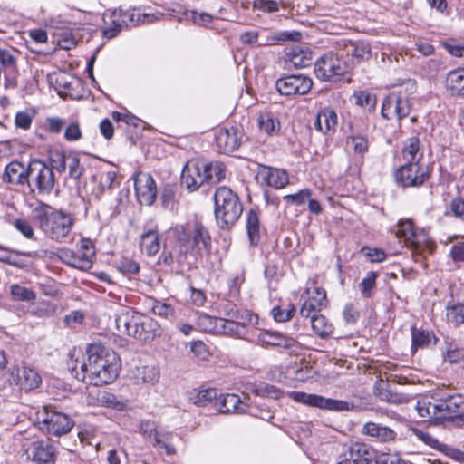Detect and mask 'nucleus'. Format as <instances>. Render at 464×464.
I'll list each match as a JSON object with an SVG mask.
<instances>
[{"instance_id": "obj_50", "label": "nucleus", "mask_w": 464, "mask_h": 464, "mask_svg": "<svg viewBox=\"0 0 464 464\" xmlns=\"http://www.w3.org/2000/svg\"><path fill=\"white\" fill-rule=\"evenodd\" d=\"M346 148L349 151L363 154L368 150L369 141L365 137L361 135L350 136L346 140Z\"/></svg>"}, {"instance_id": "obj_46", "label": "nucleus", "mask_w": 464, "mask_h": 464, "mask_svg": "<svg viewBox=\"0 0 464 464\" xmlns=\"http://www.w3.org/2000/svg\"><path fill=\"white\" fill-rule=\"evenodd\" d=\"M258 125L260 130L268 135L277 132L280 129L279 121L269 111L259 113Z\"/></svg>"}, {"instance_id": "obj_18", "label": "nucleus", "mask_w": 464, "mask_h": 464, "mask_svg": "<svg viewBox=\"0 0 464 464\" xmlns=\"http://www.w3.org/2000/svg\"><path fill=\"white\" fill-rule=\"evenodd\" d=\"M395 235L398 238L403 239L404 244L411 247L414 253L423 250L419 239L420 236L416 233L411 219L400 220Z\"/></svg>"}, {"instance_id": "obj_26", "label": "nucleus", "mask_w": 464, "mask_h": 464, "mask_svg": "<svg viewBox=\"0 0 464 464\" xmlns=\"http://www.w3.org/2000/svg\"><path fill=\"white\" fill-rule=\"evenodd\" d=\"M301 38V34L296 31L280 32L273 34H266L265 30L259 32L258 46H272L285 42H296Z\"/></svg>"}, {"instance_id": "obj_17", "label": "nucleus", "mask_w": 464, "mask_h": 464, "mask_svg": "<svg viewBox=\"0 0 464 464\" xmlns=\"http://www.w3.org/2000/svg\"><path fill=\"white\" fill-rule=\"evenodd\" d=\"M242 133L237 128H220L216 132L217 145L226 153L233 152L241 144Z\"/></svg>"}, {"instance_id": "obj_13", "label": "nucleus", "mask_w": 464, "mask_h": 464, "mask_svg": "<svg viewBox=\"0 0 464 464\" xmlns=\"http://www.w3.org/2000/svg\"><path fill=\"white\" fill-rule=\"evenodd\" d=\"M410 111L408 100L399 93H391L382 102V115L385 119L401 121L409 115Z\"/></svg>"}, {"instance_id": "obj_16", "label": "nucleus", "mask_w": 464, "mask_h": 464, "mask_svg": "<svg viewBox=\"0 0 464 464\" xmlns=\"http://www.w3.org/2000/svg\"><path fill=\"white\" fill-rule=\"evenodd\" d=\"M308 298L300 308V315L309 318L327 306L326 292L324 288L314 286L307 289Z\"/></svg>"}, {"instance_id": "obj_64", "label": "nucleus", "mask_w": 464, "mask_h": 464, "mask_svg": "<svg viewBox=\"0 0 464 464\" xmlns=\"http://www.w3.org/2000/svg\"><path fill=\"white\" fill-rule=\"evenodd\" d=\"M311 197V191L309 189H302L295 194H289L285 195L284 197V199L287 202L295 204V205H302L306 200H308Z\"/></svg>"}, {"instance_id": "obj_25", "label": "nucleus", "mask_w": 464, "mask_h": 464, "mask_svg": "<svg viewBox=\"0 0 464 464\" xmlns=\"http://www.w3.org/2000/svg\"><path fill=\"white\" fill-rule=\"evenodd\" d=\"M343 52L351 58L353 63L367 61L372 56L371 45L364 41L349 42L344 44Z\"/></svg>"}, {"instance_id": "obj_35", "label": "nucleus", "mask_w": 464, "mask_h": 464, "mask_svg": "<svg viewBox=\"0 0 464 464\" xmlns=\"http://www.w3.org/2000/svg\"><path fill=\"white\" fill-rule=\"evenodd\" d=\"M140 247L148 256L156 255L160 248V235L157 229H149L140 236Z\"/></svg>"}, {"instance_id": "obj_5", "label": "nucleus", "mask_w": 464, "mask_h": 464, "mask_svg": "<svg viewBox=\"0 0 464 464\" xmlns=\"http://www.w3.org/2000/svg\"><path fill=\"white\" fill-rule=\"evenodd\" d=\"M215 217L221 228L232 227L243 212L237 195L229 188L221 186L214 195Z\"/></svg>"}, {"instance_id": "obj_2", "label": "nucleus", "mask_w": 464, "mask_h": 464, "mask_svg": "<svg viewBox=\"0 0 464 464\" xmlns=\"http://www.w3.org/2000/svg\"><path fill=\"white\" fill-rule=\"evenodd\" d=\"M415 409L423 421L440 425L462 415L464 397L445 390H437L420 397L416 402Z\"/></svg>"}, {"instance_id": "obj_55", "label": "nucleus", "mask_w": 464, "mask_h": 464, "mask_svg": "<svg viewBox=\"0 0 464 464\" xmlns=\"http://www.w3.org/2000/svg\"><path fill=\"white\" fill-rule=\"evenodd\" d=\"M255 392L258 396L269 397L276 400L280 399L283 396V392L280 389L267 383H263L257 386L255 389Z\"/></svg>"}, {"instance_id": "obj_59", "label": "nucleus", "mask_w": 464, "mask_h": 464, "mask_svg": "<svg viewBox=\"0 0 464 464\" xmlns=\"http://www.w3.org/2000/svg\"><path fill=\"white\" fill-rule=\"evenodd\" d=\"M154 314L163 317L165 319H172L174 317V308L166 303L155 302L152 306Z\"/></svg>"}, {"instance_id": "obj_44", "label": "nucleus", "mask_w": 464, "mask_h": 464, "mask_svg": "<svg viewBox=\"0 0 464 464\" xmlns=\"http://www.w3.org/2000/svg\"><path fill=\"white\" fill-rule=\"evenodd\" d=\"M204 171L208 184H217L225 178V168L220 162L204 163Z\"/></svg>"}, {"instance_id": "obj_51", "label": "nucleus", "mask_w": 464, "mask_h": 464, "mask_svg": "<svg viewBox=\"0 0 464 464\" xmlns=\"http://www.w3.org/2000/svg\"><path fill=\"white\" fill-rule=\"evenodd\" d=\"M288 64L295 68H304L311 64V57L301 49H293L288 53Z\"/></svg>"}, {"instance_id": "obj_48", "label": "nucleus", "mask_w": 464, "mask_h": 464, "mask_svg": "<svg viewBox=\"0 0 464 464\" xmlns=\"http://www.w3.org/2000/svg\"><path fill=\"white\" fill-rule=\"evenodd\" d=\"M246 229L251 244H257L259 240V218L257 213L253 209L247 212Z\"/></svg>"}, {"instance_id": "obj_61", "label": "nucleus", "mask_w": 464, "mask_h": 464, "mask_svg": "<svg viewBox=\"0 0 464 464\" xmlns=\"http://www.w3.org/2000/svg\"><path fill=\"white\" fill-rule=\"evenodd\" d=\"M253 7L266 13H275L279 10V3L275 0H254Z\"/></svg>"}, {"instance_id": "obj_36", "label": "nucleus", "mask_w": 464, "mask_h": 464, "mask_svg": "<svg viewBox=\"0 0 464 464\" xmlns=\"http://www.w3.org/2000/svg\"><path fill=\"white\" fill-rule=\"evenodd\" d=\"M134 379L137 383L154 385L160 380V370L154 364L137 367L134 371Z\"/></svg>"}, {"instance_id": "obj_60", "label": "nucleus", "mask_w": 464, "mask_h": 464, "mask_svg": "<svg viewBox=\"0 0 464 464\" xmlns=\"http://www.w3.org/2000/svg\"><path fill=\"white\" fill-rule=\"evenodd\" d=\"M55 82L57 83L58 93L62 95L63 92L72 89V78L65 72H58L54 74Z\"/></svg>"}, {"instance_id": "obj_19", "label": "nucleus", "mask_w": 464, "mask_h": 464, "mask_svg": "<svg viewBox=\"0 0 464 464\" xmlns=\"http://www.w3.org/2000/svg\"><path fill=\"white\" fill-rule=\"evenodd\" d=\"M102 19V34L109 39L115 37L124 27L123 10L121 8L107 10Z\"/></svg>"}, {"instance_id": "obj_28", "label": "nucleus", "mask_w": 464, "mask_h": 464, "mask_svg": "<svg viewBox=\"0 0 464 464\" xmlns=\"http://www.w3.org/2000/svg\"><path fill=\"white\" fill-rule=\"evenodd\" d=\"M140 432L145 437L153 441L155 446H160L165 449L166 453L169 455L175 453V448L161 440L160 432L157 430V426L154 421L142 420L140 424Z\"/></svg>"}, {"instance_id": "obj_8", "label": "nucleus", "mask_w": 464, "mask_h": 464, "mask_svg": "<svg viewBox=\"0 0 464 464\" xmlns=\"http://www.w3.org/2000/svg\"><path fill=\"white\" fill-rule=\"evenodd\" d=\"M94 256V246L89 238H82L81 240L80 250L78 252H74L69 248H61L57 254L58 258L63 263L82 271H87L92 268Z\"/></svg>"}, {"instance_id": "obj_23", "label": "nucleus", "mask_w": 464, "mask_h": 464, "mask_svg": "<svg viewBox=\"0 0 464 464\" xmlns=\"http://www.w3.org/2000/svg\"><path fill=\"white\" fill-rule=\"evenodd\" d=\"M37 171L36 184L39 191L49 192L54 184L52 169L40 160H31V173Z\"/></svg>"}, {"instance_id": "obj_11", "label": "nucleus", "mask_w": 464, "mask_h": 464, "mask_svg": "<svg viewBox=\"0 0 464 464\" xmlns=\"http://www.w3.org/2000/svg\"><path fill=\"white\" fill-rule=\"evenodd\" d=\"M246 321L249 324H257L258 317L256 314L246 312L240 314L238 312L233 313L231 319L221 318V323L218 324L217 334H224L237 338H245L246 334Z\"/></svg>"}, {"instance_id": "obj_3", "label": "nucleus", "mask_w": 464, "mask_h": 464, "mask_svg": "<svg viewBox=\"0 0 464 464\" xmlns=\"http://www.w3.org/2000/svg\"><path fill=\"white\" fill-rule=\"evenodd\" d=\"M31 218L34 227L41 229L48 238L57 242L66 238L74 225L72 214L54 210L44 203H38L34 208Z\"/></svg>"}, {"instance_id": "obj_39", "label": "nucleus", "mask_w": 464, "mask_h": 464, "mask_svg": "<svg viewBox=\"0 0 464 464\" xmlns=\"http://www.w3.org/2000/svg\"><path fill=\"white\" fill-rule=\"evenodd\" d=\"M140 323L141 324L139 326V330L137 333V336H135V339L143 342L152 341L157 335L158 324L153 319L147 317L143 314Z\"/></svg>"}, {"instance_id": "obj_30", "label": "nucleus", "mask_w": 464, "mask_h": 464, "mask_svg": "<svg viewBox=\"0 0 464 464\" xmlns=\"http://www.w3.org/2000/svg\"><path fill=\"white\" fill-rule=\"evenodd\" d=\"M257 342L263 346L283 347L285 349H292L296 343L292 338L269 331L259 334Z\"/></svg>"}, {"instance_id": "obj_38", "label": "nucleus", "mask_w": 464, "mask_h": 464, "mask_svg": "<svg viewBox=\"0 0 464 464\" xmlns=\"http://www.w3.org/2000/svg\"><path fill=\"white\" fill-rule=\"evenodd\" d=\"M261 175L268 186L276 188H282L288 184V175L283 169L267 168Z\"/></svg>"}, {"instance_id": "obj_49", "label": "nucleus", "mask_w": 464, "mask_h": 464, "mask_svg": "<svg viewBox=\"0 0 464 464\" xmlns=\"http://www.w3.org/2000/svg\"><path fill=\"white\" fill-rule=\"evenodd\" d=\"M296 312V308L293 304L285 305H278L271 310L272 317L278 323H285L291 320Z\"/></svg>"}, {"instance_id": "obj_56", "label": "nucleus", "mask_w": 464, "mask_h": 464, "mask_svg": "<svg viewBox=\"0 0 464 464\" xmlns=\"http://www.w3.org/2000/svg\"><path fill=\"white\" fill-rule=\"evenodd\" d=\"M191 21L194 24L198 26L212 28V24L215 21V17L206 12L192 11L190 15Z\"/></svg>"}, {"instance_id": "obj_32", "label": "nucleus", "mask_w": 464, "mask_h": 464, "mask_svg": "<svg viewBox=\"0 0 464 464\" xmlns=\"http://www.w3.org/2000/svg\"><path fill=\"white\" fill-rule=\"evenodd\" d=\"M218 396V391L214 388H195L188 393V400L192 404L198 407H205L210 403H215Z\"/></svg>"}, {"instance_id": "obj_58", "label": "nucleus", "mask_w": 464, "mask_h": 464, "mask_svg": "<svg viewBox=\"0 0 464 464\" xmlns=\"http://www.w3.org/2000/svg\"><path fill=\"white\" fill-rule=\"evenodd\" d=\"M116 267L121 273L124 275H134L137 274L140 270L139 264L128 258H122L121 260L118 261Z\"/></svg>"}, {"instance_id": "obj_54", "label": "nucleus", "mask_w": 464, "mask_h": 464, "mask_svg": "<svg viewBox=\"0 0 464 464\" xmlns=\"http://www.w3.org/2000/svg\"><path fill=\"white\" fill-rule=\"evenodd\" d=\"M67 166L72 179H78L82 175L84 169L81 166L80 160L75 154H67Z\"/></svg>"}, {"instance_id": "obj_52", "label": "nucleus", "mask_w": 464, "mask_h": 464, "mask_svg": "<svg viewBox=\"0 0 464 464\" xmlns=\"http://www.w3.org/2000/svg\"><path fill=\"white\" fill-rule=\"evenodd\" d=\"M378 276L377 272H369L367 276L360 283L359 287L363 297H370L372 295V290L376 286Z\"/></svg>"}, {"instance_id": "obj_45", "label": "nucleus", "mask_w": 464, "mask_h": 464, "mask_svg": "<svg viewBox=\"0 0 464 464\" xmlns=\"http://www.w3.org/2000/svg\"><path fill=\"white\" fill-rule=\"evenodd\" d=\"M446 319L450 324L459 326L464 324V304L450 303L446 307Z\"/></svg>"}, {"instance_id": "obj_1", "label": "nucleus", "mask_w": 464, "mask_h": 464, "mask_svg": "<svg viewBox=\"0 0 464 464\" xmlns=\"http://www.w3.org/2000/svg\"><path fill=\"white\" fill-rule=\"evenodd\" d=\"M87 359L80 367L72 368L75 378L93 386L110 384L118 377L121 360L118 354L101 343H92L87 349Z\"/></svg>"}, {"instance_id": "obj_53", "label": "nucleus", "mask_w": 464, "mask_h": 464, "mask_svg": "<svg viewBox=\"0 0 464 464\" xmlns=\"http://www.w3.org/2000/svg\"><path fill=\"white\" fill-rule=\"evenodd\" d=\"M355 103L364 106L369 110L374 109L376 105V97L365 91L355 92L353 94Z\"/></svg>"}, {"instance_id": "obj_31", "label": "nucleus", "mask_w": 464, "mask_h": 464, "mask_svg": "<svg viewBox=\"0 0 464 464\" xmlns=\"http://www.w3.org/2000/svg\"><path fill=\"white\" fill-rule=\"evenodd\" d=\"M239 396L236 394L218 395L215 408L221 413H240L245 411Z\"/></svg>"}, {"instance_id": "obj_43", "label": "nucleus", "mask_w": 464, "mask_h": 464, "mask_svg": "<svg viewBox=\"0 0 464 464\" xmlns=\"http://www.w3.org/2000/svg\"><path fill=\"white\" fill-rule=\"evenodd\" d=\"M313 331L320 337L324 338L333 333V324L322 314H313L309 317Z\"/></svg>"}, {"instance_id": "obj_6", "label": "nucleus", "mask_w": 464, "mask_h": 464, "mask_svg": "<svg viewBox=\"0 0 464 464\" xmlns=\"http://www.w3.org/2000/svg\"><path fill=\"white\" fill-rule=\"evenodd\" d=\"M33 424L44 433L62 436L72 430L74 421L68 415L54 411L51 406H44L35 413Z\"/></svg>"}, {"instance_id": "obj_37", "label": "nucleus", "mask_w": 464, "mask_h": 464, "mask_svg": "<svg viewBox=\"0 0 464 464\" xmlns=\"http://www.w3.org/2000/svg\"><path fill=\"white\" fill-rule=\"evenodd\" d=\"M95 395L96 401H90V403H97L101 406L116 411H123L126 409V402L109 392L95 390Z\"/></svg>"}, {"instance_id": "obj_27", "label": "nucleus", "mask_w": 464, "mask_h": 464, "mask_svg": "<svg viewBox=\"0 0 464 464\" xmlns=\"http://www.w3.org/2000/svg\"><path fill=\"white\" fill-rule=\"evenodd\" d=\"M314 126L325 135L333 134L337 126V114L329 107L324 108L317 113Z\"/></svg>"}, {"instance_id": "obj_12", "label": "nucleus", "mask_w": 464, "mask_h": 464, "mask_svg": "<svg viewBox=\"0 0 464 464\" xmlns=\"http://www.w3.org/2000/svg\"><path fill=\"white\" fill-rule=\"evenodd\" d=\"M276 89L285 96L304 95L312 88V80L304 75H289L276 81Z\"/></svg>"}, {"instance_id": "obj_14", "label": "nucleus", "mask_w": 464, "mask_h": 464, "mask_svg": "<svg viewBox=\"0 0 464 464\" xmlns=\"http://www.w3.org/2000/svg\"><path fill=\"white\" fill-rule=\"evenodd\" d=\"M206 177L203 162L189 161L183 168L181 185L189 192H194L206 183Z\"/></svg>"}, {"instance_id": "obj_20", "label": "nucleus", "mask_w": 464, "mask_h": 464, "mask_svg": "<svg viewBox=\"0 0 464 464\" xmlns=\"http://www.w3.org/2000/svg\"><path fill=\"white\" fill-rule=\"evenodd\" d=\"M142 314L133 311H126L117 315L115 319L116 328L120 333L135 338L140 325Z\"/></svg>"}, {"instance_id": "obj_40", "label": "nucleus", "mask_w": 464, "mask_h": 464, "mask_svg": "<svg viewBox=\"0 0 464 464\" xmlns=\"http://www.w3.org/2000/svg\"><path fill=\"white\" fill-rule=\"evenodd\" d=\"M446 84L453 94L464 95V69L450 71L447 75Z\"/></svg>"}, {"instance_id": "obj_41", "label": "nucleus", "mask_w": 464, "mask_h": 464, "mask_svg": "<svg viewBox=\"0 0 464 464\" xmlns=\"http://www.w3.org/2000/svg\"><path fill=\"white\" fill-rule=\"evenodd\" d=\"M435 336L425 330L418 329L415 326L411 327V350L416 352L419 348L428 347L432 340H435Z\"/></svg>"}, {"instance_id": "obj_47", "label": "nucleus", "mask_w": 464, "mask_h": 464, "mask_svg": "<svg viewBox=\"0 0 464 464\" xmlns=\"http://www.w3.org/2000/svg\"><path fill=\"white\" fill-rule=\"evenodd\" d=\"M221 323L220 317L210 316L207 314H200L197 318V327L206 333L216 334L218 332V324Z\"/></svg>"}, {"instance_id": "obj_63", "label": "nucleus", "mask_w": 464, "mask_h": 464, "mask_svg": "<svg viewBox=\"0 0 464 464\" xmlns=\"http://www.w3.org/2000/svg\"><path fill=\"white\" fill-rule=\"evenodd\" d=\"M82 138V130L79 122L72 121L64 130V139L68 141H77Z\"/></svg>"}, {"instance_id": "obj_34", "label": "nucleus", "mask_w": 464, "mask_h": 464, "mask_svg": "<svg viewBox=\"0 0 464 464\" xmlns=\"http://www.w3.org/2000/svg\"><path fill=\"white\" fill-rule=\"evenodd\" d=\"M160 14H141L135 8L123 10L124 26H136L140 24H150L159 19Z\"/></svg>"}, {"instance_id": "obj_62", "label": "nucleus", "mask_w": 464, "mask_h": 464, "mask_svg": "<svg viewBox=\"0 0 464 464\" xmlns=\"http://www.w3.org/2000/svg\"><path fill=\"white\" fill-rule=\"evenodd\" d=\"M190 351L194 355L201 360L206 361L208 359L210 353L208 348L202 341H193L190 343Z\"/></svg>"}, {"instance_id": "obj_57", "label": "nucleus", "mask_w": 464, "mask_h": 464, "mask_svg": "<svg viewBox=\"0 0 464 464\" xmlns=\"http://www.w3.org/2000/svg\"><path fill=\"white\" fill-rule=\"evenodd\" d=\"M119 185L117 180L116 171H107L101 175L100 178V188L102 191L106 189H112Z\"/></svg>"}, {"instance_id": "obj_29", "label": "nucleus", "mask_w": 464, "mask_h": 464, "mask_svg": "<svg viewBox=\"0 0 464 464\" xmlns=\"http://www.w3.org/2000/svg\"><path fill=\"white\" fill-rule=\"evenodd\" d=\"M401 157L405 163L422 164L423 150L418 137L413 136L406 140L402 148Z\"/></svg>"}, {"instance_id": "obj_21", "label": "nucleus", "mask_w": 464, "mask_h": 464, "mask_svg": "<svg viewBox=\"0 0 464 464\" xmlns=\"http://www.w3.org/2000/svg\"><path fill=\"white\" fill-rule=\"evenodd\" d=\"M362 433L382 443L392 442L397 439L395 430L381 423L372 421L366 422L362 426Z\"/></svg>"}, {"instance_id": "obj_42", "label": "nucleus", "mask_w": 464, "mask_h": 464, "mask_svg": "<svg viewBox=\"0 0 464 464\" xmlns=\"http://www.w3.org/2000/svg\"><path fill=\"white\" fill-rule=\"evenodd\" d=\"M0 63L5 67V75L6 77V83L5 85L7 87L9 86H15L17 84L16 80L14 77L9 76L13 73H14L15 71V61L14 55L6 50H0Z\"/></svg>"}, {"instance_id": "obj_10", "label": "nucleus", "mask_w": 464, "mask_h": 464, "mask_svg": "<svg viewBox=\"0 0 464 464\" xmlns=\"http://www.w3.org/2000/svg\"><path fill=\"white\" fill-rule=\"evenodd\" d=\"M394 177L402 187H419L430 178V170L424 164L404 163L396 170Z\"/></svg>"}, {"instance_id": "obj_24", "label": "nucleus", "mask_w": 464, "mask_h": 464, "mask_svg": "<svg viewBox=\"0 0 464 464\" xmlns=\"http://www.w3.org/2000/svg\"><path fill=\"white\" fill-rule=\"evenodd\" d=\"M348 454V459L356 464H373L375 462L374 450L365 443H352L349 446Z\"/></svg>"}, {"instance_id": "obj_33", "label": "nucleus", "mask_w": 464, "mask_h": 464, "mask_svg": "<svg viewBox=\"0 0 464 464\" xmlns=\"http://www.w3.org/2000/svg\"><path fill=\"white\" fill-rule=\"evenodd\" d=\"M5 177L10 183L29 184V167L24 168L18 161H12L5 168Z\"/></svg>"}, {"instance_id": "obj_4", "label": "nucleus", "mask_w": 464, "mask_h": 464, "mask_svg": "<svg viewBox=\"0 0 464 464\" xmlns=\"http://www.w3.org/2000/svg\"><path fill=\"white\" fill-rule=\"evenodd\" d=\"M175 248L180 256L191 255L195 258L208 255L210 251L211 238L208 230L199 223L191 229L177 227L174 231Z\"/></svg>"}, {"instance_id": "obj_9", "label": "nucleus", "mask_w": 464, "mask_h": 464, "mask_svg": "<svg viewBox=\"0 0 464 464\" xmlns=\"http://www.w3.org/2000/svg\"><path fill=\"white\" fill-rule=\"evenodd\" d=\"M289 398L293 401L323 410L345 411L353 409V405L348 401L324 398L317 394H310L304 392H290Z\"/></svg>"}, {"instance_id": "obj_7", "label": "nucleus", "mask_w": 464, "mask_h": 464, "mask_svg": "<svg viewBox=\"0 0 464 464\" xmlns=\"http://www.w3.org/2000/svg\"><path fill=\"white\" fill-rule=\"evenodd\" d=\"M347 72V63L340 55L334 53H328L323 55L314 64L315 76L324 82H338Z\"/></svg>"}, {"instance_id": "obj_15", "label": "nucleus", "mask_w": 464, "mask_h": 464, "mask_svg": "<svg viewBox=\"0 0 464 464\" xmlns=\"http://www.w3.org/2000/svg\"><path fill=\"white\" fill-rule=\"evenodd\" d=\"M134 187L137 198L142 205L150 206L157 196V187L153 178L143 172H139L134 179Z\"/></svg>"}, {"instance_id": "obj_22", "label": "nucleus", "mask_w": 464, "mask_h": 464, "mask_svg": "<svg viewBox=\"0 0 464 464\" xmlns=\"http://www.w3.org/2000/svg\"><path fill=\"white\" fill-rule=\"evenodd\" d=\"M33 449L31 460L35 464H55L56 451L49 439L34 442Z\"/></svg>"}]
</instances>
